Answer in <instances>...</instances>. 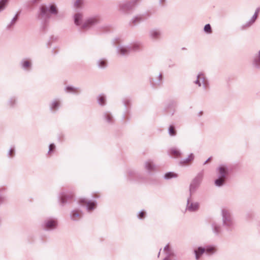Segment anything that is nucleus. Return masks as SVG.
Masks as SVG:
<instances>
[{"label":"nucleus","mask_w":260,"mask_h":260,"mask_svg":"<svg viewBox=\"0 0 260 260\" xmlns=\"http://www.w3.org/2000/svg\"><path fill=\"white\" fill-rule=\"evenodd\" d=\"M8 0H0V12L3 11Z\"/></svg>","instance_id":"obj_35"},{"label":"nucleus","mask_w":260,"mask_h":260,"mask_svg":"<svg viewBox=\"0 0 260 260\" xmlns=\"http://www.w3.org/2000/svg\"><path fill=\"white\" fill-rule=\"evenodd\" d=\"M133 173V172L132 171H130L128 172V174L131 176L132 175Z\"/></svg>","instance_id":"obj_50"},{"label":"nucleus","mask_w":260,"mask_h":260,"mask_svg":"<svg viewBox=\"0 0 260 260\" xmlns=\"http://www.w3.org/2000/svg\"><path fill=\"white\" fill-rule=\"evenodd\" d=\"M106 98L104 94H100L98 97V102L101 106H104L106 104Z\"/></svg>","instance_id":"obj_28"},{"label":"nucleus","mask_w":260,"mask_h":260,"mask_svg":"<svg viewBox=\"0 0 260 260\" xmlns=\"http://www.w3.org/2000/svg\"><path fill=\"white\" fill-rule=\"evenodd\" d=\"M169 153L170 155L175 157H179L181 156V152L175 148H172L169 150Z\"/></svg>","instance_id":"obj_24"},{"label":"nucleus","mask_w":260,"mask_h":260,"mask_svg":"<svg viewBox=\"0 0 260 260\" xmlns=\"http://www.w3.org/2000/svg\"><path fill=\"white\" fill-rule=\"evenodd\" d=\"M20 66L21 68L26 71L29 70L31 68V61L30 59H23L20 63Z\"/></svg>","instance_id":"obj_15"},{"label":"nucleus","mask_w":260,"mask_h":260,"mask_svg":"<svg viewBox=\"0 0 260 260\" xmlns=\"http://www.w3.org/2000/svg\"><path fill=\"white\" fill-rule=\"evenodd\" d=\"M194 83L197 84L199 87H201L202 85H203V87L204 89H206L208 87V81L206 79L204 74L202 72L198 74L197 78Z\"/></svg>","instance_id":"obj_6"},{"label":"nucleus","mask_w":260,"mask_h":260,"mask_svg":"<svg viewBox=\"0 0 260 260\" xmlns=\"http://www.w3.org/2000/svg\"><path fill=\"white\" fill-rule=\"evenodd\" d=\"M128 46L130 47L131 52L138 51L141 48V45L139 43H135Z\"/></svg>","instance_id":"obj_27"},{"label":"nucleus","mask_w":260,"mask_h":260,"mask_svg":"<svg viewBox=\"0 0 260 260\" xmlns=\"http://www.w3.org/2000/svg\"><path fill=\"white\" fill-rule=\"evenodd\" d=\"M202 115V112H200V115Z\"/></svg>","instance_id":"obj_52"},{"label":"nucleus","mask_w":260,"mask_h":260,"mask_svg":"<svg viewBox=\"0 0 260 260\" xmlns=\"http://www.w3.org/2000/svg\"><path fill=\"white\" fill-rule=\"evenodd\" d=\"M200 207V204L197 202H193L192 196H189L187 199L186 210L190 212L198 211Z\"/></svg>","instance_id":"obj_5"},{"label":"nucleus","mask_w":260,"mask_h":260,"mask_svg":"<svg viewBox=\"0 0 260 260\" xmlns=\"http://www.w3.org/2000/svg\"><path fill=\"white\" fill-rule=\"evenodd\" d=\"M49 13L53 15H57L58 14V10L56 6L54 4L49 5L48 6L42 7L40 9V14L39 15V19H48L50 18Z\"/></svg>","instance_id":"obj_2"},{"label":"nucleus","mask_w":260,"mask_h":260,"mask_svg":"<svg viewBox=\"0 0 260 260\" xmlns=\"http://www.w3.org/2000/svg\"><path fill=\"white\" fill-rule=\"evenodd\" d=\"M144 215H145V212L143 211H141L139 213L138 217L139 218H142L144 217Z\"/></svg>","instance_id":"obj_43"},{"label":"nucleus","mask_w":260,"mask_h":260,"mask_svg":"<svg viewBox=\"0 0 260 260\" xmlns=\"http://www.w3.org/2000/svg\"><path fill=\"white\" fill-rule=\"evenodd\" d=\"M83 4V0H76L74 3V7L76 8H80Z\"/></svg>","instance_id":"obj_38"},{"label":"nucleus","mask_w":260,"mask_h":260,"mask_svg":"<svg viewBox=\"0 0 260 260\" xmlns=\"http://www.w3.org/2000/svg\"><path fill=\"white\" fill-rule=\"evenodd\" d=\"M79 203L82 206H85L88 211L90 212L95 208V203L91 201H87L85 199H80Z\"/></svg>","instance_id":"obj_8"},{"label":"nucleus","mask_w":260,"mask_h":260,"mask_svg":"<svg viewBox=\"0 0 260 260\" xmlns=\"http://www.w3.org/2000/svg\"><path fill=\"white\" fill-rule=\"evenodd\" d=\"M145 168L149 172H151L152 171H154L156 170V166L153 163V162L150 160L147 161L145 163Z\"/></svg>","instance_id":"obj_20"},{"label":"nucleus","mask_w":260,"mask_h":260,"mask_svg":"<svg viewBox=\"0 0 260 260\" xmlns=\"http://www.w3.org/2000/svg\"><path fill=\"white\" fill-rule=\"evenodd\" d=\"M73 197V194L68 195L65 193H63L60 197V203L63 206L67 201L68 199L72 198Z\"/></svg>","instance_id":"obj_23"},{"label":"nucleus","mask_w":260,"mask_h":260,"mask_svg":"<svg viewBox=\"0 0 260 260\" xmlns=\"http://www.w3.org/2000/svg\"><path fill=\"white\" fill-rule=\"evenodd\" d=\"M252 63L254 67L258 69L260 68V50L254 56Z\"/></svg>","instance_id":"obj_19"},{"label":"nucleus","mask_w":260,"mask_h":260,"mask_svg":"<svg viewBox=\"0 0 260 260\" xmlns=\"http://www.w3.org/2000/svg\"><path fill=\"white\" fill-rule=\"evenodd\" d=\"M177 176H178L177 174H176L173 172H170L167 173L165 175V178L166 179H170L172 178H176Z\"/></svg>","instance_id":"obj_31"},{"label":"nucleus","mask_w":260,"mask_h":260,"mask_svg":"<svg viewBox=\"0 0 260 260\" xmlns=\"http://www.w3.org/2000/svg\"><path fill=\"white\" fill-rule=\"evenodd\" d=\"M211 226L212 231L215 235H218L220 234L221 232V226L220 224L215 222H213L211 224Z\"/></svg>","instance_id":"obj_21"},{"label":"nucleus","mask_w":260,"mask_h":260,"mask_svg":"<svg viewBox=\"0 0 260 260\" xmlns=\"http://www.w3.org/2000/svg\"><path fill=\"white\" fill-rule=\"evenodd\" d=\"M140 1V0H128V2L131 5H132V8H133Z\"/></svg>","instance_id":"obj_39"},{"label":"nucleus","mask_w":260,"mask_h":260,"mask_svg":"<svg viewBox=\"0 0 260 260\" xmlns=\"http://www.w3.org/2000/svg\"><path fill=\"white\" fill-rule=\"evenodd\" d=\"M194 158L193 153H190L187 158H183L180 160L179 164L182 166L189 165Z\"/></svg>","instance_id":"obj_16"},{"label":"nucleus","mask_w":260,"mask_h":260,"mask_svg":"<svg viewBox=\"0 0 260 260\" xmlns=\"http://www.w3.org/2000/svg\"><path fill=\"white\" fill-rule=\"evenodd\" d=\"M169 134L171 136H174L176 134L175 127L173 125H170L168 129Z\"/></svg>","instance_id":"obj_34"},{"label":"nucleus","mask_w":260,"mask_h":260,"mask_svg":"<svg viewBox=\"0 0 260 260\" xmlns=\"http://www.w3.org/2000/svg\"><path fill=\"white\" fill-rule=\"evenodd\" d=\"M14 152V149L13 148H11L8 153V155L9 156V157H12L13 156V153Z\"/></svg>","instance_id":"obj_41"},{"label":"nucleus","mask_w":260,"mask_h":260,"mask_svg":"<svg viewBox=\"0 0 260 260\" xmlns=\"http://www.w3.org/2000/svg\"><path fill=\"white\" fill-rule=\"evenodd\" d=\"M144 20L143 17L141 15H138L134 17L132 20V22L134 24L136 25L138 23L143 21Z\"/></svg>","instance_id":"obj_29"},{"label":"nucleus","mask_w":260,"mask_h":260,"mask_svg":"<svg viewBox=\"0 0 260 260\" xmlns=\"http://www.w3.org/2000/svg\"><path fill=\"white\" fill-rule=\"evenodd\" d=\"M30 1L32 3H37L38 1V0H30Z\"/></svg>","instance_id":"obj_47"},{"label":"nucleus","mask_w":260,"mask_h":260,"mask_svg":"<svg viewBox=\"0 0 260 260\" xmlns=\"http://www.w3.org/2000/svg\"><path fill=\"white\" fill-rule=\"evenodd\" d=\"M97 65L100 68H105L107 66V61L104 58L100 59L97 61Z\"/></svg>","instance_id":"obj_25"},{"label":"nucleus","mask_w":260,"mask_h":260,"mask_svg":"<svg viewBox=\"0 0 260 260\" xmlns=\"http://www.w3.org/2000/svg\"><path fill=\"white\" fill-rule=\"evenodd\" d=\"M104 116L105 117L106 121L110 123L112 122V116H111L110 113L108 112H106L104 114Z\"/></svg>","instance_id":"obj_37"},{"label":"nucleus","mask_w":260,"mask_h":260,"mask_svg":"<svg viewBox=\"0 0 260 260\" xmlns=\"http://www.w3.org/2000/svg\"><path fill=\"white\" fill-rule=\"evenodd\" d=\"M65 90L67 92H71L74 93H77L80 92V90L78 88L70 86L66 87Z\"/></svg>","instance_id":"obj_26"},{"label":"nucleus","mask_w":260,"mask_h":260,"mask_svg":"<svg viewBox=\"0 0 260 260\" xmlns=\"http://www.w3.org/2000/svg\"><path fill=\"white\" fill-rule=\"evenodd\" d=\"M221 215L223 225L232 229L235 225V222L230 211L226 209H222Z\"/></svg>","instance_id":"obj_3"},{"label":"nucleus","mask_w":260,"mask_h":260,"mask_svg":"<svg viewBox=\"0 0 260 260\" xmlns=\"http://www.w3.org/2000/svg\"><path fill=\"white\" fill-rule=\"evenodd\" d=\"M82 216V213L78 210H73L70 214L71 218L75 221L78 220Z\"/></svg>","instance_id":"obj_18"},{"label":"nucleus","mask_w":260,"mask_h":260,"mask_svg":"<svg viewBox=\"0 0 260 260\" xmlns=\"http://www.w3.org/2000/svg\"><path fill=\"white\" fill-rule=\"evenodd\" d=\"M159 254H160V251L159 252V253H158V257H159Z\"/></svg>","instance_id":"obj_51"},{"label":"nucleus","mask_w":260,"mask_h":260,"mask_svg":"<svg viewBox=\"0 0 260 260\" xmlns=\"http://www.w3.org/2000/svg\"><path fill=\"white\" fill-rule=\"evenodd\" d=\"M159 81L160 82L162 80V75L159 74L158 75Z\"/></svg>","instance_id":"obj_46"},{"label":"nucleus","mask_w":260,"mask_h":260,"mask_svg":"<svg viewBox=\"0 0 260 260\" xmlns=\"http://www.w3.org/2000/svg\"><path fill=\"white\" fill-rule=\"evenodd\" d=\"M225 178L218 177V179L215 180V184L217 186H221L223 185L224 181H225Z\"/></svg>","instance_id":"obj_30"},{"label":"nucleus","mask_w":260,"mask_h":260,"mask_svg":"<svg viewBox=\"0 0 260 260\" xmlns=\"http://www.w3.org/2000/svg\"><path fill=\"white\" fill-rule=\"evenodd\" d=\"M218 177L226 178L228 173V168L224 165H221L217 169Z\"/></svg>","instance_id":"obj_10"},{"label":"nucleus","mask_w":260,"mask_h":260,"mask_svg":"<svg viewBox=\"0 0 260 260\" xmlns=\"http://www.w3.org/2000/svg\"><path fill=\"white\" fill-rule=\"evenodd\" d=\"M203 176V172H201L192 179L189 185V196H192L196 192L202 182Z\"/></svg>","instance_id":"obj_4"},{"label":"nucleus","mask_w":260,"mask_h":260,"mask_svg":"<svg viewBox=\"0 0 260 260\" xmlns=\"http://www.w3.org/2000/svg\"><path fill=\"white\" fill-rule=\"evenodd\" d=\"M54 149H55V145L53 144H51L49 146L48 153H50Z\"/></svg>","instance_id":"obj_42"},{"label":"nucleus","mask_w":260,"mask_h":260,"mask_svg":"<svg viewBox=\"0 0 260 260\" xmlns=\"http://www.w3.org/2000/svg\"><path fill=\"white\" fill-rule=\"evenodd\" d=\"M117 52L120 55H127L131 52L130 47L129 46H119L117 48Z\"/></svg>","instance_id":"obj_12"},{"label":"nucleus","mask_w":260,"mask_h":260,"mask_svg":"<svg viewBox=\"0 0 260 260\" xmlns=\"http://www.w3.org/2000/svg\"><path fill=\"white\" fill-rule=\"evenodd\" d=\"M61 106V103L58 100H53L50 106V110L52 111L55 112L57 111Z\"/></svg>","instance_id":"obj_17"},{"label":"nucleus","mask_w":260,"mask_h":260,"mask_svg":"<svg viewBox=\"0 0 260 260\" xmlns=\"http://www.w3.org/2000/svg\"><path fill=\"white\" fill-rule=\"evenodd\" d=\"M161 32L158 29H152L149 32L150 38L153 40H157L160 38Z\"/></svg>","instance_id":"obj_13"},{"label":"nucleus","mask_w":260,"mask_h":260,"mask_svg":"<svg viewBox=\"0 0 260 260\" xmlns=\"http://www.w3.org/2000/svg\"><path fill=\"white\" fill-rule=\"evenodd\" d=\"M205 252V248L202 247H199L194 250L196 260H199L200 256Z\"/></svg>","instance_id":"obj_22"},{"label":"nucleus","mask_w":260,"mask_h":260,"mask_svg":"<svg viewBox=\"0 0 260 260\" xmlns=\"http://www.w3.org/2000/svg\"><path fill=\"white\" fill-rule=\"evenodd\" d=\"M15 102H16L15 99L12 98L10 99V100L9 102V105L10 106H13L15 103Z\"/></svg>","instance_id":"obj_44"},{"label":"nucleus","mask_w":260,"mask_h":260,"mask_svg":"<svg viewBox=\"0 0 260 260\" xmlns=\"http://www.w3.org/2000/svg\"><path fill=\"white\" fill-rule=\"evenodd\" d=\"M258 12V10L257 9L255 11L254 15L252 16V17L250 19V20L248 22H247L246 23L242 25L241 26V30H244V29H245L249 27L250 26H251L254 23V22H255V20L257 18Z\"/></svg>","instance_id":"obj_11"},{"label":"nucleus","mask_w":260,"mask_h":260,"mask_svg":"<svg viewBox=\"0 0 260 260\" xmlns=\"http://www.w3.org/2000/svg\"><path fill=\"white\" fill-rule=\"evenodd\" d=\"M57 222L55 219H48L46 220L43 223V228L46 230H51L57 226Z\"/></svg>","instance_id":"obj_9"},{"label":"nucleus","mask_w":260,"mask_h":260,"mask_svg":"<svg viewBox=\"0 0 260 260\" xmlns=\"http://www.w3.org/2000/svg\"><path fill=\"white\" fill-rule=\"evenodd\" d=\"M4 198L0 196V205L4 202Z\"/></svg>","instance_id":"obj_45"},{"label":"nucleus","mask_w":260,"mask_h":260,"mask_svg":"<svg viewBox=\"0 0 260 260\" xmlns=\"http://www.w3.org/2000/svg\"><path fill=\"white\" fill-rule=\"evenodd\" d=\"M119 10L122 12H127L133 9L132 5H131L128 2L120 3L118 5Z\"/></svg>","instance_id":"obj_14"},{"label":"nucleus","mask_w":260,"mask_h":260,"mask_svg":"<svg viewBox=\"0 0 260 260\" xmlns=\"http://www.w3.org/2000/svg\"><path fill=\"white\" fill-rule=\"evenodd\" d=\"M165 1L166 0H160L159 3L160 4H163L165 2Z\"/></svg>","instance_id":"obj_48"},{"label":"nucleus","mask_w":260,"mask_h":260,"mask_svg":"<svg viewBox=\"0 0 260 260\" xmlns=\"http://www.w3.org/2000/svg\"><path fill=\"white\" fill-rule=\"evenodd\" d=\"M166 253V256L163 260H177L176 255L174 250L169 247V245H167L164 248Z\"/></svg>","instance_id":"obj_7"},{"label":"nucleus","mask_w":260,"mask_h":260,"mask_svg":"<svg viewBox=\"0 0 260 260\" xmlns=\"http://www.w3.org/2000/svg\"><path fill=\"white\" fill-rule=\"evenodd\" d=\"M205 252L207 253H212L215 251V248L212 246H207L205 248Z\"/></svg>","instance_id":"obj_33"},{"label":"nucleus","mask_w":260,"mask_h":260,"mask_svg":"<svg viewBox=\"0 0 260 260\" xmlns=\"http://www.w3.org/2000/svg\"><path fill=\"white\" fill-rule=\"evenodd\" d=\"M83 15L81 13H78L74 16V22L76 25L81 26L83 29H87L91 26L99 23L100 20L97 17H92L87 19L82 22Z\"/></svg>","instance_id":"obj_1"},{"label":"nucleus","mask_w":260,"mask_h":260,"mask_svg":"<svg viewBox=\"0 0 260 260\" xmlns=\"http://www.w3.org/2000/svg\"><path fill=\"white\" fill-rule=\"evenodd\" d=\"M123 103L125 107L128 106L131 103V100L129 99H124L123 101Z\"/></svg>","instance_id":"obj_40"},{"label":"nucleus","mask_w":260,"mask_h":260,"mask_svg":"<svg viewBox=\"0 0 260 260\" xmlns=\"http://www.w3.org/2000/svg\"><path fill=\"white\" fill-rule=\"evenodd\" d=\"M17 17H18V15L16 14L14 17V18L11 20L10 23L7 26V28L8 29H10L12 26H13L15 24V23L17 20Z\"/></svg>","instance_id":"obj_32"},{"label":"nucleus","mask_w":260,"mask_h":260,"mask_svg":"<svg viewBox=\"0 0 260 260\" xmlns=\"http://www.w3.org/2000/svg\"><path fill=\"white\" fill-rule=\"evenodd\" d=\"M204 30V31L208 34H210L212 33L211 27L209 24H207L205 25Z\"/></svg>","instance_id":"obj_36"},{"label":"nucleus","mask_w":260,"mask_h":260,"mask_svg":"<svg viewBox=\"0 0 260 260\" xmlns=\"http://www.w3.org/2000/svg\"><path fill=\"white\" fill-rule=\"evenodd\" d=\"M210 157L204 163V165H205L210 159Z\"/></svg>","instance_id":"obj_49"}]
</instances>
